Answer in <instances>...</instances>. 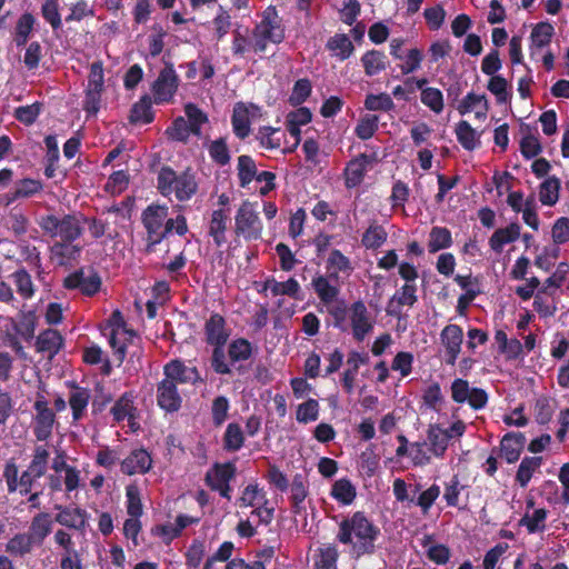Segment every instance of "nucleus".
I'll return each mask as SVG.
<instances>
[{"instance_id":"5701e85b","label":"nucleus","mask_w":569,"mask_h":569,"mask_svg":"<svg viewBox=\"0 0 569 569\" xmlns=\"http://www.w3.org/2000/svg\"><path fill=\"white\" fill-rule=\"evenodd\" d=\"M520 237V226L518 223H510L506 228L497 229L489 239V246L495 251L500 253L505 244L515 242Z\"/></svg>"},{"instance_id":"8fccbe9b","label":"nucleus","mask_w":569,"mask_h":569,"mask_svg":"<svg viewBox=\"0 0 569 569\" xmlns=\"http://www.w3.org/2000/svg\"><path fill=\"white\" fill-rule=\"evenodd\" d=\"M127 512L130 517H140L142 515V502L140 490L136 485H129L126 488Z\"/></svg>"},{"instance_id":"c03bdc74","label":"nucleus","mask_w":569,"mask_h":569,"mask_svg":"<svg viewBox=\"0 0 569 569\" xmlns=\"http://www.w3.org/2000/svg\"><path fill=\"white\" fill-rule=\"evenodd\" d=\"M243 439L240 426L238 423H230L223 437L224 449L229 451L239 450L243 445Z\"/></svg>"},{"instance_id":"c85d7f7f","label":"nucleus","mask_w":569,"mask_h":569,"mask_svg":"<svg viewBox=\"0 0 569 569\" xmlns=\"http://www.w3.org/2000/svg\"><path fill=\"white\" fill-rule=\"evenodd\" d=\"M451 439V433L445 432L439 426H430L428 430V440L430 450L433 455L441 457L447 450L448 442Z\"/></svg>"},{"instance_id":"f03ea898","label":"nucleus","mask_w":569,"mask_h":569,"mask_svg":"<svg viewBox=\"0 0 569 569\" xmlns=\"http://www.w3.org/2000/svg\"><path fill=\"white\" fill-rule=\"evenodd\" d=\"M378 533L379 529L363 512L358 511L340 522L337 539L350 546L357 556H361L373 551Z\"/></svg>"},{"instance_id":"9b49d317","label":"nucleus","mask_w":569,"mask_h":569,"mask_svg":"<svg viewBox=\"0 0 569 569\" xmlns=\"http://www.w3.org/2000/svg\"><path fill=\"white\" fill-rule=\"evenodd\" d=\"M350 323L353 338L357 341H362L372 330L373 321L362 301H357L351 306Z\"/></svg>"},{"instance_id":"49530a36","label":"nucleus","mask_w":569,"mask_h":569,"mask_svg":"<svg viewBox=\"0 0 569 569\" xmlns=\"http://www.w3.org/2000/svg\"><path fill=\"white\" fill-rule=\"evenodd\" d=\"M553 27L548 22L538 23L531 32L532 46L542 48L547 46L552 38Z\"/></svg>"},{"instance_id":"bf43d9fd","label":"nucleus","mask_w":569,"mask_h":569,"mask_svg":"<svg viewBox=\"0 0 569 569\" xmlns=\"http://www.w3.org/2000/svg\"><path fill=\"white\" fill-rule=\"evenodd\" d=\"M267 287L274 296L287 295L290 297H296L299 291V283L293 278H290L284 282H267Z\"/></svg>"},{"instance_id":"cd10ccee","label":"nucleus","mask_w":569,"mask_h":569,"mask_svg":"<svg viewBox=\"0 0 569 569\" xmlns=\"http://www.w3.org/2000/svg\"><path fill=\"white\" fill-rule=\"evenodd\" d=\"M232 127L234 133L240 139H244L250 133L249 110L241 102L237 103L233 108Z\"/></svg>"},{"instance_id":"4468645a","label":"nucleus","mask_w":569,"mask_h":569,"mask_svg":"<svg viewBox=\"0 0 569 569\" xmlns=\"http://www.w3.org/2000/svg\"><path fill=\"white\" fill-rule=\"evenodd\" d=\"M151 466L152 459L144 449L133 450L120 463L121 471L128 476L146 473L150 470Z\"/></svg>"},{"instance_id":"3c124183","label":"nucleus","mask_w":569,"mask_h":569,"mask_svg":"<svg viewBox=\"0 0 569 569\" xmlns=\"http://www.w3.org/2000/svg\"><path fill=\"white\" fill-rule=\"evenodd\" d=\"M34 18L31 13L22 14L16 26V38L17 46H23L27 42L28 36L32 31Z\"/></svg>"},{"instance_id":"680f3d73","label":"nucleus","mask_w":569,"mask_h":569,"mask_svg":"<svg viewBox=\"0 0 569 569\" xmlns=\"http://www.w3.org/2000/svg\"><path fill=\"white\" fill-rule=\"evenodd\" d=\"M41 12L53 29H58L61 26L58 0H46L42 4Z\"/></svg>"},{"instance_id":"7c9ffc66","label":"nucleus","mask_w":569,"mask_h":569,"mask_svg":"<svg viewBox=\"0 0 569 569\" xmlns=\"http://www.w3.org/2000/svg\"><path fill=\"white\" fill-rule=\"evenodd\" d=\"M560 181L556 177L546 179L539 189V200L545 206H553L559 199Z\"/></svg>"},{"instance_id":"c756f323","label":"nucleus","mask_w":569,"mask_h":569,"mask_svg":"<svg viewBox=\"0 0 569 569\" xmlns=\"http://www.w3.org/2000/svg\"><path fill=\"white\" fill-rule=\"evenodd\" d=\"M542 463L541 457H526L522 459L517 475L516 480L517 482L525 488L528 482L530 481L533 472L540 468Z\"/></svg>"},{"instance_id":"f257e3e1","label":"nucleus","mask_w":569,"mask_h":569,"mask_svg":"<svg viewBox=\"0 0 569 569\" xmlns=\"http://www.w3.org/2000/svg\"><path fill=\"white\" fill-rule=\"evenodd\" d=\"M198 380L200 376L196 368H188L181 361L172 360L164 366V378L158 385V405L168 412L178 411L182 401L178 385L194 383Z\"/></svg>"},{"instance_id":"423d86ee","label":"nucleus","mask_w":569,"mask_h":569,"mask_svg":"<svg viewBox=\"0 0 569 569\" xmlns=\"http://www.w3.org/2000/svg\"><path fill=\"white\" fill-rule=\"evenodd\" d=\"M262 223L256 204L243 201L234 216V234L244 240H258L262 236Z\"/></svg>"},{"instance_id":"ddd939ff","label":"nucleus","mask_w":569,"mask_h":569,"mask_svg":"<svg viewBox=\"0 0 569 569\" xmlns=\"http://www.w3.org/2000/svg\"><path fill=\"white\" fill-rule=\"evenodd\" d=\"M440 338L447 350V362L455 365L463 340L462 329L457 325H448L441 331Z\"/></svg>"},{"instance_id":"37998d69","label":"nucleus","mask_w":569,"mask_h":569,"mask_svg":"<svg viewBox=\"0 0 569 569\" xmlns=\"http://www.w3.org/2000/svg\"><path fill=\"white\" fill-rule=\"evenodd\" d=\"M365 107L370 111H390L395 108V103L388 93L368 94Z\"/></svg>"},{"instance_id":"e433bc0d","label":"nucleus","mask_w":569,"mask_h":569,"mask_svg":"<svg viewBox=\"0 0 569 569\" xmlns=\"http://www.w3.org/2000/svg\"><path fill=\"white\" fill-rule=\"evenodd\" d=\"M456 134L458 141L467 150H473L480 142L475 129L465 120L457 124Z\"/></svg>"},{"instance_id":"72a5a7b5","label":"nucleus","mask_w":569,"mask_h":569,"mask_svg":"<svg viewBox=\"0 0 569 569\" xmlns=\"http://www.w3.org/2000/svg\"><path fill=\"white\" fill-rule=\"evenodd\" d=\"M451 246V233L447 228L435 227L429 234L428 249L435 253Z\"/></svg>"},{"instance_id":"dca6fc26","label":"nucleus","mask_w":569,"mask_h":569,"mask_svg":"<svg viewBox=\"0 0 569 569\" xmlns=\"http://www.w3.org/2000/svg\"><path fill=\"white\" fill-rule=\"evenodd\" d=\"M59 512L56 515L54 520L61 526L83 530L87 525V512L80 508H69L56 506Z\"/></svg>"},{"instance_id":"603ef678","label":"nucleus","mask_w":569,"mask_h":569,"mask_svg":"<svg viewBox=\"0 0 569 569\" xmlns=\"http://www.w3.org/2000/svg\"><path fill=\"white\" fill-rule=\"evenodd\" d=\"M421 101L436 113H440L443 109V97L442 92L439 89H422Z\"/></svg>"},{"instance_id":"473e14b6","label":"nucleus","mask_w":569,"mask_h":569,"mask_svg":"<svg viewBox=\"0 0 569 569\" xmlns=\"http://www.w3.org/2000/svg\"><path fill=\"white\" fill-rule=\"evenodd\" d=\"M327 48L341 60L349 58L355 50L352 42L346 34H336L330 38Z\"/></svg>"},{"instance_id":"6e6d98bb","label":"nucleus","mask_w":569,"mask_h":569,"mask_svg":"<svg viewBox=\"0 0 569 569\" xmlns=\"http://www.w3.org/2000/svg\"><path fill=\"white\" fill-rule=\"evenodd\" d=\"M284 137L279 129L263 128L259 131V140L262 147L267 149H277Z\"/></svg>"},{"instance_id":"69168bd1","label":"nucleus","mask_w":569,"mask_h":569,"mask_svg":"<svg viewBox=\"0 0 569 569\" xmlns=\"http://www.w3.org/2000/svg\"><path fill=\"white\" fill-rule=\"evenodd\" d=\"M251 355V345L244 339L234 340L229 347V356L233 361L247 360Z\"/></svg>"},{"instance_id":"2eb2a0df","label":"nucleus","mask_w":569,"mask_h":569,"mask_svg":"<svg viewBox=\"0 0 569 569\" xmlns=\"http://www.w3.org/2000/svg\"><path fill=\"white\" fill-rule=\"evenodd\" d=\"M74 241L58 240L50 248V259L58 266H67L77 260L81 252V247Z\"/></svg>"},{"instance_id":"b1692460","label":"nucleus","mask_w":569,"mask_h":569,"mask_svg":"<svg viewBox=\"0 0 569 569\" xmlns=\"http://www.w3.org/2000/svg\"><path fill=\"white\" fill-rule=\"evenodd\" d=\"M333 278H337V276H318L312 280V286L317 296L326 305L332 303L339 293V288L331 282Z\"/></svg>"},{"instance_id":"338daca9","label":"nucleus","mask_w":569,"mask_h":569,"mask_svg":"<svg viewBox=\"0 0 569 569\" xmlns=\"http://www.w3.org/2000/svg\"><path fill=\"white\" fill-rule=\"evenodd\" d=\"M41 110V103L36 102L30 106L19 107L16 109V118L24 124H32Z\"/></svg>"},{"instance_id":"13d9d810","label":"nucleus","mask_w":569,"mask_h":569,"mask_svg":"<svg viewBox=\"0 0 569 569\" xmlns=\"http://www.w3.org/2000/svg\"><path fill=\"white\" fill-rule=\"evenodd\" d=\"M168 136L171 139L178 140V141H186L190 133H192V130L190 128V124L188 123L184 118L179 117L177 118L172 126L167 130Z\"/></svg>"},{"instance_id":"4be33fe9","label":"nucleus","mask_w":569,"mask_h":569,"mask_svg":"<svg viewBox=\"0 0 569 569\" xmlns=\"http://www.w3.org/2000/svg\"><path fill=\"white\" fill-rule=\"evenodd\" d=\"M63 345V338L59 331L54 329H47L41 332L36 340V349L38 352L47 353L51 359L59 352Z\"/></svg>"},{"instance_id":"ea45409f","label":"nucleus","mask_w":569,"mask_h":569,"mask_svg":"<svg viewBox=\"0 0 569 569\" xmlns=\"http://www.w3.org/2000/svg\"><path fill=\"white\" fill-rule=\"evenodd\" d=\"M48 459V449L44 446H37L34 448L32 460L28 467L30 473H33L38 478L42 477L47 471Z\"/></svg>"},{"instance_id":"20e7f679","label":"nucleus","mask_w":569,"mask_h":569,"mask_svg":"<svg viewBox=\"0 0 569 569\" xmlns=\"http://www.w3.org/2000/svg\"><path fill=\"white\" fill-rule=\"evenodd\" d=\"M158 189L164 197L174 194L178 200L184 201L196 193L197 182L189 172L177 174L170 168H162L158 174Z\"/></svg>"},{"instance_id":"864d4df0","label":"nucleus","mask_w":569,"mask_h":569,"mask_svg":"<svg viewBox=\"0 0 569 569\" xmlns=\"http://www.w3.org/2000/svg\"><path fill=\"white\" fill-rule=\"evenodd\" d=\"M417 288L415 284L406 283L400 291H398L389 302V308H391L395 303L399 306H413L417 301L416 296Z\"/></svg>"},{"instance_id":"bb28decb","label":"nucleus","mask_w":569,"mask_h":569,"mask_svg":"<svg viewBox=\"0 0 569 569\" xmlns=\"http://www.w3.org/2000/svg\"><path fill=\"white\" fill-rule=\"evenodd\" d=\"M36 543L27 532L17 533L6 545V551L14 557H23L30 553Z\"/></svg>"},{"instance_id":"4c0bfd02","label":"nucleus","mask_w":569,"mask_h":569,"mask_svg":"<svg viewBox=\"0 0 569 569\" xmlns=\"http://www.w3.org/2000/svg\"><path fill=\"white\" fill-rule=\"evenodd\" d=\"M152 119L151 100L149 97H142L139 102L133 104L129 120L132 123H149L152 121Z\"/></svg>"},{"instance_id":"79ce46f5","label":"nucleus","mask_w":569,"mask_h":569,"mask_svg":"<svg viewBox=\"0 0 569 569\" xmlns=\"http://www.w3.org/2000/svg\"><path fill=\"white\" fill-rule=\"evenodd\" d=\"M338 550L333 546H327L319 549L315 560L316 569H336Z\"/></svg>"},{"instance_id":"2f4dec72","label":"nucleus","mask_w":569,"mask_h":569,"mask_svg":"<svg viewBox=\"0 0 569 569\" xmlns=\"http://www.w3.org/2000/svg\"><path fill=\"white\" fill-rule=\"evenodd\" d=\"M387 236L385 228L375 222L365 231L361 243L367 249H377L386 242Z\"/></svg>"},{"instance_id":"e2e57ef3","label":"nucleus","mask_w":569,"mask_h":569,"mask_svg":"<svg viewBox=\"0 0 569 569\" xmlns=\"http://www.w3.org/2000/svg\"><path fill=\"white\" fill-rule=\"evenodd\" d=\"M319 406L313 399L301 403L297 410V420L299 422L315 421L318 418Z\"/></svg>"},{"instance_id":"5fc2aeb1","label":"nucleus","mask_w":569,"mask_h":569,"mask_svg":"<svg viewBox=\"0 0 569 569\" xmlns=\"http://www.w3.org/2000/svg\"><path fill=\"white\" fill-rule=\"evenodd\" d=\"M209 154L220 166H224L230 161L229 149L223 138L217 139L210 143Z\"/></svg>"},{"instance_id":"052dcab7","label":"nucleus","mask_w":569,"mask_h":569,"mask_svg":"<svg viewBox=\"0 0 569 569\" xmlns=\"http://www.w3.org/2000/svg\"><path fill=\"white\" fill-rule=\"evenodd\" d=\"M87 89L103 91L104 89V76L103 68L100 61L93 62L90 66V73L88 77Z\"/></svg>"},{"instance_id":"f3484780","label":"nucleus","mask_w":569,"mask_h":569,"mask_svg":"<svg viewBox=\"0 0 569 569\" xmlns=\"http://www.w3.org/2000/svg\"><path fill=\"white\" fill-rule=\"evenodd\" d=\"M52 531V519L48 512L37 513L30 522L28 536L32 539L36 546H42L44 539Z\"/></svg>"},{"instance_id":"9d476101","label":"nucleus","mask_w":569,"mask_h":569,"mask_svg":"<svg viewBox=\"0 0 569 569\" xmlns=\"http://www.w3.org/2000/svg\"><path fill=\"white\" fill-rule=\"evenodd\" d=\"M237 468L233 463H214L206 475V482L212 489L220 492L227 499H230L229 481L236 476Z\"/></svg>"},{"instance_id":"6ab92c4d","label":"nucleus","mask_w":569,"mask_h":569,"mask_svg":"<svg viewBox=\"0 0 569 569\" xmlns=\"http://www.w3.org/2000/svg\"><path fill=\"white\" fill-rule=\"evenodd\" d=\"M229 214L223 208L213 210L209 220L208 233L213 242L220 247L226 242Z\"/></svg>"},{"instance_id":"a878e982","label":"nucleus","mask_w":569,"mask_h":569,"mask_svg":"<svg viewBox=\"0 0 569 569\" xmlns=\"http://www.w3.org/2000/svg\"><path fill=\"white\" fill-rule=\"evenodd\" d=\"M11 278L18 295L22 299L29 300L34 296L36 287L31 274L26 269H18L11 274Z\"/></svg>"},{"instance_id":"1a4fd4ad","label":"nucleus","mask_w":569,"mask_h":569,"mask_svg":"<svg viewBox=\"0 0 569 569\" xmlns=\"http://www.w3.org/2000/svg\"><path fill=\"white\" fill-rule=\"evenodd\" d=\"M178 87L179 78L172 64H166L152 84L154 103L160 104L170 102L176 94Z\"/></svg>"},{"instance_id":"a211bd4d","label":"nucleus","mask_w":569,"mask_h":569,"mask_svg":"<svg viewBox=\"0 0 569 569\" xmlns=\"http://www.w3.org/2000/svg\"><path fill=\"white\" fill-rule=\"evenodd\" d=\"M224 327L223 317L218 313L212 315L204 326L207 342L214 347H222L229 337Z\"/></svg>"},{"instance_id":"774afa93","label":"nucleus","mask_w":569,"mask_h":569,"mask_svg":"<svg viewBox=\"0 0 569 569\" xmlns=\"http://www.w3.org/2000/svg\"><path fill=\"white\" fill-rule=\"evenodd\" d=\"M16 332L26 341H30L34 337L36 321L31 313L24 315L23 319L14 325Z\"/></svg>"},{"instance_id":"58836bf2","label":"nucleus","mask_w":569,"mask_h":569,"mask_svg":"<svg viewBox=\"0 0 569 569\" xmlns=\"http://www.w3.org/2000/svg\"><path fill=\"white\" fill-rule=\"evenodd\" d=\"M386 57L382 52L371 50L362 57V64L367 76L371 77L386 68Z\"/></svg>"},{"instance_id":"6e6552de","label":"nucleus","mask_w":569,"mask_h":569,"mask_svg":"<svg viewBox=\"0 0 569 569\" xmlns=\"http://www.w3.org/2000/svg\"><path fill=\"white\" fill-rule=\"evenodd\" d=\"M168 217V209L162 206H149L142 213V222L148 231V243L146 246V252L151 253L153 247L159 243L163 233L161 229Z\"/></svg>"},{"instance_id":"393cba45","label":"nucleus","mask_w":569,"mask_h":569,"mask_svg":"<svg viewBox=\"0 0 569 569\" xmlns=\"http://www.w3.org/2000/svg\"><path fill=\"white\" fill-rule=\"evenodd\" d=\"M368 162V157L361 154L348 163L345 170L346 186L348 188L356 187L362 181Z\"/></svg>"},{"instance_id":"f704fd0d","label":"nucleus","mask_w":569,"mask_h":569,"mask_svg":"<svg viewBox=\"0 0 569 569\" xmlns=\"http://www.w3.org/2000/svg\"><path fill=\"white\" fill-rule=\"evenodd\" d=\"M332 497L343 505H350L356 498V488L347 479L337 480L331 489Z\"/></svg>"},{"instance_id":"a18cd8bd","label":"nucleus","mask_w":569,"mask_h":569,"mask_svg":"<svg viewBox=\"0 0 569 569\" xmlns=\"http://www.w3.org/2000/svg\"><path fill=\"white\" fill-rule=\"evenodd\" d=\"M378 122L379 118L375 114H366L362 117L357 127H356V134L361 140H368L370 139L375 132L378 130Z\"/></svg>"},{"instance_id":"4d7b16f0","label":"nucleus","mask_w":569,"mask_h":569,"mask_svg":"<svg viewBox=\"0 0 569 569\" xmlns=\"http://www.w3.org/2000/svg\"><path fill=\"white\" fill-rule=\"evenodd\" d=\"M487 88L497 97L498 102L506 103L509 100L508 82L501 76H492Z\"/></svg>"},{"instance_id":"f8f14e48","label":"nucleus","mask_w":569,"mask_h":569,"mask_svg":"<svg viewBox=\"0 0 569 569\" xmlns=\"http://www.w3.org/2000/svg\"><path fill=\"white\" fill-rule=\"evenodd\" d=\"M100 286L101 279L97 273L86 277L82 270L76 271L64 279L66 288L79 289L86 296H93L97 293Z\"/></svg>"},{"instance_id":"c9c22d12","label":"nucleus","mask_w":569,"mask_h":569,"mask_svg":"<svg viewBox=\"0 0 569 569\" xmlns=\"http://www.w3.org/2000/svg\"><path fill=\"white\" fill-rule=\"evenodd\" d=\"M308 496V481L305 476L296 475L291 483V500L296 513L301 510V502Z\"/></svg>"},{"instance_id":"de8ad7c7","label":"nucleus","mask_w":569,"mask_h":569,"mask_svg":"<svg viewBox=\"0 0 569 569\" xmlns=\"http://www.w3.org/2000/svg\"><path fill=\"white\" fill-rule=\"evenodd\" d=\"M547 510L543 508L536 509L532 515L526 513L520 520V525L526 526L530 533L545 529V520Z\"/></svg>"},{"instance_id":"39448f33","label":"nucleus","mask_w":569,"mask_h":569,"mask_svg":"<svg viewBox=\"0 0 569 569\" xmlns=\"http://www.w3.org/2000/svg\"><path fill=\"white\" fill-rule=\"evenodd\" d=\"M284 39V29L281 19L274 10L264 12L262 20L252 31V48L256 52H263L268 43H280Z\"/></svg>"},{"instance_id":"a19ab883","label":"nucleus","mask_w":569,"mask_h":569,"mask_svg":"<svg viewBox=\"0 0 569 569\" xmlns=\"http://www.w3.org/2000/svg\"><path fill=\"white\" fill-rule=\"evenodd\" d=\"M238 176L242 187L249 184L257 176V167L249 156H240L238 158Z\"/></svg>"},{"instance_id":"09e8293b","label":"nucleus","mask_w":569,"mask_h":569,"mask_svg":"<svg viewBox=\"0 0 569 569\" xmlns=\"http://www.w3.org/2000/svg\"><path fill=\"white\" fill-rule=\"evenodd\" d=\"M184 112L188 118V123L190 124L192 133L197 136L200 134L201 124L208 121L207 114L193 103H187L184 106Z\"/></svg>"},{"instance_id":"412c9836","label":"nucleus","mask_w":569,"mask_h":569,"mask_svg":"<svg viewBox=\"0 0 569 569\" xmlns=\"http://www.w3.org/2000/svg\"><path fill=\"white\" fill-rule=\"evenodd\" d=\"M69 386L71 391L68 403L72 410L73 420L78 421L84 416L91 396L88 389L79 387L74 382L69 383Z\"/></svg>"},{"instance_id":"7ed1b4c3","label":"nucleus","mask_w":569,"mask_h":569,"mask_svg":"<svg viewBox=\"0 0 569 569\" xmlns=\"http://www.w3.org/2000/svg\"><path fill=\"white\" fill-rule=\"evenodd\" d=\"M82 214L70 213L62 217L48 214L41 218L40 227L46 234L59 240L76 241L83 232Z\"/></svg>"},{"instance_id":"0eeeda50","label":"nucleus","mask_w":569,"mask_h":569,"mask_svg":"<svg viewBox=\"0 0 569 569\" xmlns=\"http://www.w3.org/2000/svg\"><path fill=\"white\" fill-rule=\"evenodd\" d=\"M33 408L36 411L32 428L33 435L38 441H46L52 435L56 423V413L49 407V402L41 393H37Z\"/></svg>"},{"instance_id":"0e129e2a","label":"nucleus","mask_w":569,"mask_h":569,"mask_svg":"<svg viewBox=\"0 0 569 569\" xmlns=\"http://www.w3.org/2000/svg\"><path fill=\"white\" fill-rule=\"evenodd\" d=\"M552 240L557 244H562L569 241V218H559L551 229Z\"/></svg>"},{"instance_id":"aec40b11","label":"nucleus","mask_w":569,"mask_h":569,"mask_svg":"<svg viewBox=\"0 0 569 569\" xmlns=\"http://www.w3.org/2000/svg\"><path fill=\"white\" fill-rule=\"evenodd\" d=\"M526 438L521 432H509L503 436L500 442V451L502 457L512 463L517 461L523 449Z\"/></svg>"}]
</instances>
